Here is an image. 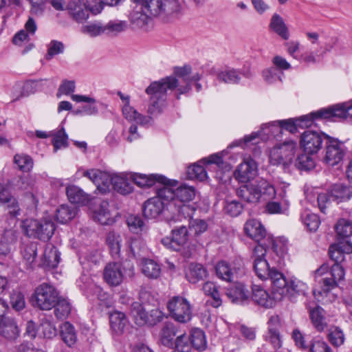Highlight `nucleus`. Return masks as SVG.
<instances>
[{"label": "nucleus", "instance_id": "obj_1", "mask_svg": "<svg viewBox=\"0 0 352 352\" xmlns=\"http://www.w3.org/2000/svg\"><path fill=\"white\" fill-rule=\"evenodd\" d=\"M304 116L296 119L283 120L264 124L261 126V131L254 132L245 136L243 142L246 146L253 145L259 142V138L262 133L264 135H269L270 133L272 135L276 136V133H280L283 129L291 133H295L297 130V126L308 127L311 126V124L306 125L309 118L303 119Z\"/></svg>", "mask_w": 352, "mask_h": 352}, {"label": "nucleus", "instance_id": "obj_2", "mask_svg": "<svg viewBox=\"0 0 352 352\" xmlns=\"http://www.w3.org/2000/svg\"><path fill=\"white\" fill-rule=\"evenodd\" d=\"M147 12L164 21L178 18L184 12V5L179 0H146Z\"/></svg>", "mask_w": 352, "mask_h": 352}, {"label": "nucleus", "instance_id": "obj_3", "mask_svg": "<svg viewBox=\"0 0 352 352\" xmlns=\"http://www.w3.org/2000/svg\"><path fill=\"white\" fill-rule=\"evenodd\" d=\"M236 194L238 197L244 201L248 203L256 204L261 199L267 200L274 198L276 195V190L274 187L268 182L261 179L256 184L242 186L237 190Z\"/></svg>", "mask_w": 352, "mask_h": 352}, {"label": "nucleus", "instance_id": "obj_4", "mask_svg": "<svg viewBox=\"0 0 352 352\" xmlns=\"http://www.w3.org/2000/svg\"><path fill=\"white\" fill-rule=\"evenodd\" d=\"M21 227L28 236L44 241L50 240L55 230V225L50 219H27L22 222Z\"/></svg>", "mask_w": 352, "mask_h": 352}, {"label": "nucleus", "instance_id": "obj_5", "mask_svg": "<svg viewBox=\"0 0 352 352\" xmlns=\"http://www.w3.org/2000/svg\"><path fill=\"white\" fill-rule=\"evenodd\" d=\"M59 296V292L53 285L42 283L36 287L32 296V302L34 307L49 311L55 306Z\"/></svg>", "mask_w": 352, "mask_h": 352}, {"label": "nucleus", "instance_id": "obj_6", "mask_svg": "<svg viewBox=\"0 0 352 352\" xmlns=\"http://www.w3.org/2000/svg\"><path fill=\"white\" fill-rule=\"evenodd\" d=\"M296 149V143L287 140L273 147L270 153V161L273 165L287 167L292 161Z\"/></svg>", "mask_w": 352, "mask_h": 352}, {"label": "nucleus", "instance_id": "obj_7", "mask_svg": "<svg viewBox=\"0 0 352 352\" xmlns=\"http://www.w3.org/2000/svg\"><path fill=\"white\" fill-rule=\"evenodd\" d=\"M170 316L175 321L186 323L191 320L192 308L188 300L182 296H174L167 303Z\"/></svg>", "mask_w": 352, "mask_h": 352}, {"label": "nucleus", "instance_id": "obj_8", "mask_svg": "<svg viewBox=\"0 0 352 352\" xmlns=\"http://www.w3.org/2000/svg\"><path fill=\"white\" fill-rule=\"evenodd\" d=\"M352 108V100L348 102L337 104L333 107L322 109L305 115L303 119L309 118L306 125L311 124L313 120L318 118L329 119L333 118H346L350 117L349 110Z\"/></svg>", "mask_w": 352, "mask_h": 352}, {"label": "nucleus", "instance_id": "obj_9", "mask_svg": "<svg viewBox=\"0 0 352 352\" xmlns=\"http://www.w3.org/2000/svg\"><path fill=\"white\" fill-rule=\"evenodd\" d=\"M174 74L175 76L174 77L179 80V86L176 87L177 99H179L181 94H185L191 89L192 81H199L201 79V75L199 73H192V67L189 65L175 67Z\"/></svg>", "mask_w": 352, "mask_h": 352}, {"label": "nucleus", "instance_id": "obj_10", "mask_svg": "<svg viewBox=\"0 0 352 352\" xmlns=\"http://www.w3.org/2000/svg\"><path fill=\"white\" fill-rule=\"evenodd\" d=\"M179 86V80L173 76H167L157 81L152 82L146 89L145 92L150 98L156 97L162 101H166V92L173 91Z\"/></svg>", "mask_w": 352, "mask_h": 352}, {"label": "nucleus", "instance_id": "obj_11", "mask_svg": "<svg viewBox=\"0 0 352 352\" xmlns=\"http://www.w3.org/2000/svg\"><path fill=\"white\" fill-rule=\"evenodd\" d=\"M188 239L186 226H181L172 230L171 237H164L162 239V243L168 249L179 251L187 243Z\"/></svg>", "mask_w": 352, "mask_h": 352}, {"label": "nucleus", "instance_id": "obj_12", "mask_svg": "<svg viewBox=\"0 0 352 352\" xmlns=\"http://www.w3.org/2000/svg\"><path fill=\"white\" fill-rule=\"evenodd\" d=\"M118 95L124 102L122 107L123 116L129 122H135V123L141 125H149L152 122L151 117H146L144 115L138 113L133 107L130 105V98L129 96H124L121 92H118Z\"/></svg>", "mask_w": 352, "mask_h": 352}, {"label": "nucleus", "instance_id": "obj_13", "mask_svg": "<svg viewBox=\"0 0 352 352\" xmlns=\"http://www.w3.org/2000/svg\"><path fill=\"white\" fill-rule=\"evenodd\" d=\"M257 170L256 162L252 157H247L234 171V177L239 182L245 183L254 178Z\"/></svg>", "mask_w": 352, "mask_h": 352}, {"label": "nucleus", "instance_id": "obj_14", "mask_svg": "<svg viewBox=\"0 0 352 352\" xmlns=\"http://www.w3.org/2000/svg\"><path fill=\"white\" fill-rule=\"evenodd\" d=\"M323 142L322 135L317 131H306L300 139V145L307 153H316L321 148Z\"/></svg>", "mask_w": 352, "mask_h": 352}, {"label": "nucleus", "instance_id": "obj_15", "mask_svg": "<svg viewBox=\"0 0 352 352\" xmlns=\"http://www.w3.org/2000/svg\"><path fill=\"white\" fill-rule=\"evenodd\" d=\"M344 155V145L335 139H330L326 146L324 162L329 166L338 164Z\"/></svg>", "mask_w": 352, "mask_h": 352}, {"label": "nucleus", "instance_id": "obj_16", "mask_svg": "<svg viewBox=\"0 0 352 352\" xmlns=\"http://www.w3.org/2000/svg\"><path fill=\"white\" fill-rule=\"evenodd\" d=\"M344 277V271L343 267L338 263H334L327 276H324L320 280L322 284V289L324 292H329L332 289L335 288L338 283L342 280Z\"/></svg>", "mask_w": 352, "mask_h": 352}, {"label": "nucleus", "instance_id": "obj_17", "mask_svg": "<svg viewBox=\"0 0 352 352\" xmlns=\"http://www.w3.org/2000/svg\"><path fill=\"white\" fill-rule=\"evenodd\" d=\"M104 281L111 287L120 285L124 278L123 267L119 263H108L103 271Z\"/></svg>", "mask_w": 352, "mask_h": 352}, {"label": "nucleus", "instance_id": "obj_18", "mask_svg": "<svg viewBox=\"0 0 352 352\" xmlns=\"http://www.w3.org/2000/svg\"><path fill=\"white\" fill-rule=\"evenodd\" d=\"M20 328L14 318L3 316L0 318V336L9 341H14L20 336Z\"/></svg>", "mask_w": 352, "mask_h": 352}, {"label": "nucleus", "instance_id": "obj_19", "mask_svg": "<svg viewBox=\"0 0 352 352\" xmlns=\"http://www.w3.org/2000/svg\"><path fill=\"white\" fill-rule=\"evenodd\" d=\"M83 175L88 177L102 191H106L113 184V175L98 169L86 170Z\"/></svg>", "mask_w": 352, "mask_h": 352}, {"label": "nucleus", "instance_id": "obj_20", "mask_svg": "<svg viewBox=\"0 0 352 352\" xmlns=\"http://www.w3.org/2000/svg\"><path fill=\"white\" fill-rule=\"evenodd\" d=\"M272 282V291L274 298L280 300L288 294L287 287L289 282L287 281L285 276L278 270H272L269 277Z\"/></svg>", "mask_w": 352, "mask_h": 352}, {"label": "nucleus", "instance_id": "obj_21", "mask_svg": "<svg viewBox=\"0 0 352 352\" xmlns=\"http://www.w3.org/2000/svg\"><path fill=\"white\" fill-rule=\"evenodd\" d=\"M70 16L78 23H82L89 17V13L85 3L81 0H70L67 6Z\"/></svg>", "mask_w": 352, "mask_h": 352}, {"label": "nucleus", "instance_id": "obj_22", "mask_svg": "<svg viewBox=\"0 0 352 352\" xmlns=\"http://www.w3.org/2000/svg\"><path fill=\"white\" fill-rule=\"evenodd\" d=\"M244 230L245 234L254 241L260 243L266 237V230L263 226L256 219L246 221Z\"/></svg>", "mask_w": 352, "mask_h": 352}, {"label": "nucleus", "instance_id": "obj_23", "mask_svg": "<svg viewBox=\"0 0 352 352\" xmlns=\"http://www.w3.org/2000/svg\"><path fill=\"white\" fill-rule=\"evenodd\" d=\"M177 334V327L171 322H166L163 325L160 333L161 343L165 346L173 349L176 346L175 337Z\"/></svg>", "mask_w": 352, "mask_h": 352}, {"label": "nucleus", "instance_id": "obj_24", "mask_svg": "<svg viewBox=\"0 0 352 352\" xmlns=\"http://www.w3.org/2000/svg\"><path fill=\"white\" fill-rule=\"evenodd\" d=\"M165 204L160 198L152 197L148 199L143 207L144 216L147 219H155L160 215Z\"/></svg>", "mask_w": 352, "mask_h": 352}, {"label": "nucleus", "instance_id": "obj_25", "mask_svg": "<svg viewBox=\"0 0 352 352\" xmlns=\"http://www.w3.org/2000/svg\"><path fill=\"white\" fill-rule=\"evenodd\" d=\"M133 183L141 188L151 187L157 183H164L166 178L160 175L134 173L131 176Z\"/></svg>", "mask_w": 352, "mask_h": 352}, {"label": "nucleus", "instance_id": "obj_26", "mask_svg": "<svg viewBox=\"0 0 352 352\" xmlns=\"http://www.w3.org/2000/svg\"><path fill=\"white\" fill-rule=\"evenodd\" d=\"M329 192L332 201L339 204L352 197V187L342 184H335L330 187Z\"/></svg>", "mask_w": 352, "mask_h": 352}, {"label": "nucleus", "instance_id": "obj_27", "mask_svg": "<svg viewBox=\"0 0 352 352\" xmlns=\"http://www.w3.org/2000/svg\"><path fill=\"white\" fill-rule=\"evenodd\" d=\"M93 219L102 225H111L115 221L107 201H102L100 203L98 207L94 212Z\"/></svg>", "mask_w": 352, "mask_h": 352}, {"label": "nucleus", "instance_id": "obj_28", "mask_svg": "<svg viewBox=\"0 0 352 352\" xmlns=\"http://www.w3.org/2000/svg\"><path fill=\"white\" fill-rule=\"evenodd\" d=\"M239 267H232L228 263L221 261L217 263L215 272L217 277L223 280L231 282L234 278L235 274L240 270Z\"/></svg>", "mask_w": 352, "mask_h": 352}, {"label": "nucleus", "instance_id": "obj_29", "mask_svg": "<svg viewBox=\"0 0 352 352\" xmlns=\"http://www.w3.org/2000/svg\"><path fill=\"white\" fill-rule=\"evenodd\" d=\"M208 275L207 270L199 263H190L186 270V279L191 283H197Z\"/></svg>", "mask_w": 352, "mask_h": 352}, {"label": "nucleus", "instance_id": "obj_30", "mask_svg": "<svg viewBox=\"0 0 352 352\" xmlns=\"http://www.w3.org/2000/svg\"><path fill=\"white\" fill-rule=\"evenodd\" d=\"M252 298L256 304L265 308H270L274 305V299L270 296L268 292L260 285H254L252 286Z\"/></svg>", "mask_w": 352, "mask_h": 352}, {"label": "nucleus", "instance_id": "obj_31", "mask_svg": "<svg viewBox=\"0 0 352 352\" xmlns=\"http://www.w3.org/2000/svg\"><path fill=\"white\" fill-rule=\"evenodd\" d=\"M0 205H7L9 212L12 216L19 214L18 201L1 184H0Z\"/></svg>", "mask_w": 352, "mask_h": 352}, {"label": "nucleus", "instance_id": "obj_32", "mask_svg": "<svg viewBox=\"0 0 352 352\" xmlns=\"http://www.w3.org/2000/svg\"><path fill=\"white\" fill-rule=\"evenodd\" d=\"M226 295L233 302H242L248 298L249 294L243 284L236 283L227 289Z\"/></svg>", "mask_w": 352, "mask_h": 352}, {"label": "nucleus", "instance_id": "obj_33", "mask_svg": "<svg viewBox=\"0 0 352 352\" xmlns=\"http://www.w3.org/2000/svg\"><path fill=\"white\" fill-rule=\"evenodd\" d=\"M309 317L311 322L318 331H323L327 326V322L324 317V311L319 306L309 309Z\"/></svg>", "mask_w": 352, "mask_h": 352}, {"label": "nucleus", "instance_id": "obj_34", "mask_svg": "<svg viewBox=\"0 0 352 352\" xmlns=\"http://www.w3.org/2000/svg\"><path fill=\"white\" fill-rule=\"evenodd\" d=\"M72 99L76 102H85L87 104L81 107V112L85 115L91 116L98 113V107L96 105V100L87 96L73 94Z\"/></svg>", "mask_w": 352, "mask_h": 352}, {"label": "nucleus", "instance_id": "obj_35", "mask_svg": "<svg viewBox=\"0 0 352 352\" xmlns=\"http://www.w3.org/2000/svg\"><path fill=\"white\" fill-rule=\"evenodd\" d=\"M287 290L288 294L286 296L291 300H294L297 296L305 295L308 290V286L303 281L294 278L289 282Z\"/></svg>", "mask_w": 352, "mask_h": 352}, {"label": "nucleus", "instance_id": "obj_36", "mask_svg": "<svg viewBox=\"0 0 352 352\" xmlns=\"http://www.w3.org/2000/svg\"><path fill=\"white\" fill-rule=\"evenodd\" d=\"M66 194L70 202L84 205L89 201V196L76 186H69L66 188Z\"/></svg>", "mask_w": 352, "mask_h": 352}, {"label": "nucleus", "instance_id": "obj_37", "mask_svg": "<svg viewBox=\"0 0 352 352\" xmlns=\"http://www.w3.org/2000/svg\"><path fill=\"white\" fill-rule=\"evenodd\" d=\"M204 294L210 296L211 300H208L213 307L218 308L222 305V300L220 294L215 284L212 282H206L202 287Z\"/></svg>", "mask_w": 352, "mask_h": 352}, {"label": "nucleus", "instance_id": "obj_38", "mask_svg": "<svg viewBox=\"0 0 352 352\" xmlns=\"http://www.w3.org/2000/svg\"><path fill=\"white\" fill-rule=\"evenodd\" d=\"M131 314L138 325L146 324L148 310L140 302H134L131 304Z\"/></svg>", "mask_w": 352, "mask_h": 352}, {"label": "nucleus", "instance_id": "obj_39", "mask_svg": "<svg viewBox=\"0 0 352 352\" xmlns=\"http://www.w3.org/2000/svg\"><path fill=\"white\" fill-rule=\"evenodd\" d=\"M112 186L115 190L122 195H128L133 191L131 182L124 175H113Z\"/></svg>", "mask_w": 352, "mask_h": 352}, {"label": "nucleus", "instance_id": "obj_40", "mask_svg": "<svg viewBox=\"0 0 352 352\" xmlns=\"http://www.w3.org/2000/svg\"><path fill=\"white\" fill-rule=\"evenodd\" d=\"M60 260V252L51 245H47L43 254V264L48 267L54 268L58 266Z\"/></svg>", "mask_w": 352, "mask_h": 352}, {"label": "nucleus", "instance_id": "obj_41", "mask_svg": "<svg viewBox=\"0 0 352 352\" xmlns=\"http://www.w3.org/2000/svg\"><path fill=\"white\" fill-rule=\"evenodd\" d=\"M53 308H54V314L57 319L65 320L71 313L72 305L67 298L60 295L58 300L56 302Z\"/></svg>", "mask_w": 352, "mask_h": 352}, {"label": "nucleus", "instance_id": "obj_42", "mask_svg": "<svg viewBox=\"0 0 352 352\" xmlns=\"http://www.w3.org/2000/svg\"><path fill=\"white\" fill-rule=\"evenodd\" d=\"M122 241V236L119 233L115 232H109L107 234L106 237V242L113 256L119 257Z\"/></svg>", "mask_w": 352, "mask_h": 352}, {"label": "nucleus", "instance_id": "obj_43", "mask_svg": "<svg viewBox=\"0 0 352 352\" xmlns=\"http://www.w3.org/2000/svg\"><path fill=\"white\" fill-rule=\"evenodd\" d=\"M166 107V101H162V100L157 99L156 97L150 98L147 109L148 116H145L146 117H151L152 119V122L149 126L152 125L153 123V117H157L160 115L164 111ZM145 126H148V125H146Z\"/></svg>", "mask_w": 352, "mask_h": 352}, {"label": "nucleus", "instance_id": "obj_44", "mask_svg": "<svg viewBox=\"0 0 352 352\" xmlns=\"http://www.w3.org/2000/svg\"><path fill=\"white\" fill-rule=\"evenodd\" d=\"M142 272L148 278H157L160 275L161 267L156 261L144 258L142 263Z\"/></svg>", "mask_w": 352, "mask_h": 352}, {"label": "nucleus", "instance_id": "obj_45", "mask_svg": "<svg viewBox=\"0 0 352 352\" xmlns=\"http://www.w3.org/2000/svg\"><path fill=\"white\" fill-rule=\"evenodd\" d=\"M77 208L74 206L61 205L56 213V220L60 223H66L75 217Z\"/></svg>", "mask_w": 352, "mask_h": 352}, {"label": "nucleus", "instance_id": "obj_46", "mask_svg": "<svg viewBox=\"0 0 352 352\" xmlns=\"http://www.w3.org/2000/svg\"><path fill=\"white\" fill-rule=\"evenodd\" d=\"M60 336L63 342L69 346H72L77 340L76 333L74 326L68 322L60 327Z\"/></svg>", "mask_w": 352, "mask_h": 352}, {"label": "nucleus", "instance_id": "obj_47", "mask_svg": "<svg viewBox=\"0 0 352 352\" xmlns=\"http://www.w3.org/2000/svg\"><path fill=\"white\" fill-rule=\"evenodd\" d=\"M111 329L116 333H121L127 324L125 315L120 311H115L109 316Z\"/></svg>", "mask_w": 352, "mask_h": 352}, {"label": "nucleus", "instance_id": "obj_48", "mask_svg": "<svg viewBox=\"0 0 352 352\" xmlns=\"http://www.w3.org/2000/svg\"><path fill=\"white\" fill-rule=\"evenodd\" d=\"M270 28L285 40L289 38L288 29L283 18L277 14H274L271 19Z\"/></svg>", "mask_w": 352, "mask_h": 352}, {"label": "nucleus", "instance_id": "obj_49", "mask_svg": "<svg viewBox=\"0 0 352 352\" xmlns=\"http://www.w3.org/2000/svg\"><path fill=\"white\" fill-rule=\"evenodd\" d=\"M190 340L191 347L199 351H204L206 348V340L204 332L198 328H195L191 330Z\"/></svg>", "mask_w": 352, "mask_h": 352}, {"label": "nucleus", "instance_id": "obj_50", "mask_svg": "<svg viewBox=\"0 0 352 352\" xmlns=\"http://www.w3.org/2000/svg\"><path fill=\"white\" fill-rule=\"evenodd\" d=\"M217 79L225 83L237 84L241 80L240 71L233 68L226 69L218 73Z\"/></svg>", "mask_w": 352, "mask_h": 352}, {"label": "nucleus", "instance_id": "obj_51", "mask_svg": "<svg viewBox=\"0 0 352 352\" xmlns=\"http://www.w3.org/2000/svg\"><path fill=\"white\" fill-rule=\"evenodd\" d=\"M300 219L303 224L311 232L316 231L320 224L318 216L309 210L302 212Z\"/></svg>", "mask_w": 352, "mask_h": 352}, {"label": "nucleus", "instance_id": "obj_52", "mask_svg": "<svg viewBox=\"0 0 352 352\" xmlns=\"http://www.w3.org/2000/svg\"><path fill=\"white\" fill-rule=\"evenodd\" d=\"M37 251V244L31 243L25 245L22 250L23 261L27 269H32L35 261Z\"/></svg>", "mask_w": 352, "mask_h": 352}, {"label": "nucleus", "instance_id": "obj_53", "mask_svg": "<svg viewBox=\"0 0 352 352\" xmlns=\"http://www.w3.org/2000/svg\"><path fill=\"white\" fill-rule=\"evenodd\" d=\"M254 270L257 276L262 280L268 278L274 268H270L266 259H257L254 261Z\"/></svg>", "mask_w": 352, "mask_h": 352}, {"label": "nucleus", "instance_id": "obj_54", "mask_svg": "<svg viewBox=\"0 0 352 352\" xmlns=\"http://www.w3.org/2000/svg\"><path fill=\"white\" fill-rule=\"evenodd\" d=\"M14 163L23 172L30 171L34 164L32 157L24 153L16 154L14 157Z\"/></svg>", "mask_w": 352, "mask_h": 352}, {"label": "nucleus", "instance_id": "obj_55", "mask_svg": "<svg viewBox=\"0 0 352 352\" xmlns=\"http://www.w3.org/2000/svg\"><path fill=\"white\" fill-rule=\"evenodd\" d=\"M169 181L166 179L164 183H160L164 184L163 187L157 189V196L155 198H160L163 201H174L176 199L175 190L170 185Z\"/></svg>", "mask_w": 352, "mask_h": 352}, {"label": "nucleus", "instance_id": "obj_56", "mask_svg": "<svg viewBox=\"0 0 352 352\" xmlns=\"http://www.w3.org/2000/svg\"><path fill=\"white\" fill-rule=\"evenodd\" d=\"M337 235L342 239L352 236V221L345 219H340L335 226Z\"/></svg>", "mask_w": 352, "mask_h": 352}, {"label": "nucleus", "instance_id": "obj_57", "mask_svg": "<svg viewBox=\"0 0 352 352\" xmlns=\"http://www.w3.org/2000/svg\"><path fill=\"white\" fill-rule=\"evenodd\" d=\"M296 166L300 170L309 171L312 170L316 162L314 158L307 153L302 154L298 157L295 163Z\"/></svg>", "mask_w": 352, "mask_h": 352}, {"label": "nucleus", "instance_id": "obj_58", "mask_svg": "<svg viewBox=\"0 0 352 352\" xmlns=\"http://www.w3.org/2000/svg\"><path fill=\"white\" fill-rule=\"evenodd\" d=\"M283 76V72L274 67L262 71L263 78L267 84H274L277 81L281 82Z\"/></svg>", "mask_w": 352, "mask_h": 352}, {"label": "nucleus", "instance_id": "obj_59", "mask_svg": "<svg viewBox=\"0 0 352 352\" xmlns=\"http://www.w3.org/2000/svg\"><path fill=\"white\" fill-rule=\"evenodd\" d=\"M176 199L181 202H188L195 196V189L188 186H182L175 189Z\"/></svg>", "mask_w": 352, "mask_h": 352}, {"label": "nucleus", "instance_id": "obj_60", "mask_svg": "<svg viewBox=\"0 0 352 352\" xmlns=\"http://www.w3.org/2000/svg\"><path fill=\"white\" fill-rule=\"evenodd\" d=\"M81 32L89 36H98L104 33V25L100 22L90 23L81 27Z\"/></svg>", "mask_w": 352, "mask_h": 352}, {"label": "nucleus", "instance_id": "obj_61", "mask_svg": "<svg viewBox=\"0 0 352 352\" xmlns=\"http://www.w3.org/2000/svg\"><path fill=\"white\" fill-rule=\"evenodd\" d=\"M188 177L190 179L204 181L207 178L206 168L199 164H193L188 166L187 170Z\"/></svg>", "mask_w": 352, "mask_h": 352}, {"label": "nucleus", "instance_id": "obj_62", "mask_svg": "<svg viewBox=\"0 0 352 352\" xmlns=\"http://www.w3.org/2000/svg\"><path fill=\"white\" fill-rule=\"evenodd\" d=\"M265 340L270 343L274 349H279L281 346L282 341L277 328L270 327L265 336Z\"/></svg>", "mask_w": 352, "mask_h": 352}, {"label": "nucleus", "instance_id": "obj_63", "mask_svg": "<svg viewBox=\"0 0 352 352\" xmlns=\"http://www.w3.org/2000/svg\"><path fill=\"white\" fill-rule=\"evenodd\" d=\"M329 342L335 346H341L344 342V335L342 331L337 327H331L328 333Z\"/></svg>", "mask_w": 352, "mask_h": 352}, {"label": "nucleus", "instance_id": "obj_64", "mask_svg": "<svg viewBox=\"0 0 352 352\" xmlns=\"http://www.w3.org/2000/svg\"><path fill=\"white\" fill-rule=\"evenodd\" d=\"M173 352H192L190 344L188 342L186 333H183L176 338V346Z\"/></svg>", "mask_w": 352, "mask_h": 352}]
</instances>
